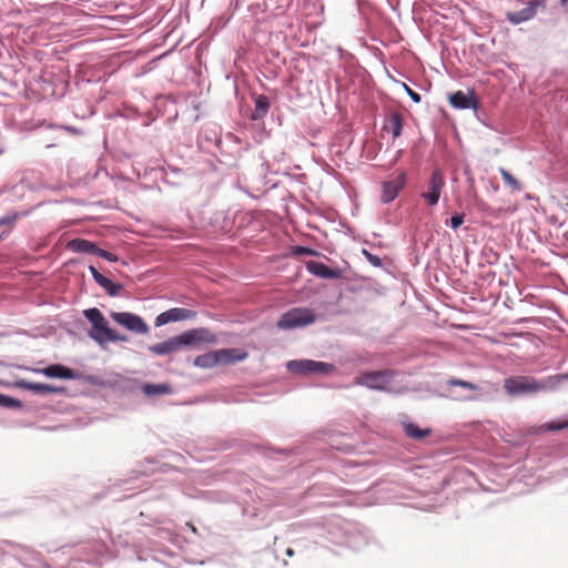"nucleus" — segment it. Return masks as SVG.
Returning <instances> with one entry per match:
<instances>
[{
  "mask_svg": "<svg viewBox=\"0 0 568 568\" xmlns=\"http://www.w3.org/2000/svg\"><path fill=\"white\" fill-rule=\"evenodd\" d=\"M393 378L394 373L390 369L364 372L354 378V384L369 389L386 390Z\"/></svg>",
  "mask_w": 568,
  "mask_h": 568,
  "instance_id": "39448f33",
  "label": "nucleus"
},
{
  "mask_svg": "<svg viewBox=\"0 0 568 568\" xmlns=\"http://www.w3.org/2000/svg\"><path fill=\"white\" fill-rule=\"evenodd\" d=\"M547 0H528L527 7L520 11L507 12L506 19L511 24H519L532 19L537 14L538 8L545 9Z\"/></svg>",
  "mask_w": 568,
  "mask_h": 568,
  "instance_id": "6e6552de",
  "label": "nucleus"
},
{
  "mask_svg": "<svg viewBox=\"0 0 568 568\" xmlns=\"http://www.w3.org/2000/svg\"><path fill=\"white\" fill-rule=\"evenodd\" d=\"M217 365H233L248 357V353L239 348H221L216 349Z\"/></svg>",
  "mask_w": 568,
  "mask_h": 568,
  "instance_id": "f8f14e48",
  "label": "nucleus"
},
{
  "mask_svg": "<svg viewBox=\"0 0 568 568\" xmlns=\"http://www.w3.org/2000/svg\"><path fill=\"white\" fill-rule=\"evenodd\" d=\"M215 342L216 337L209 328L200 327L185 331L162 343L151 345L149 351L156 356H164L179 352L183 346H194L202 343L214 344Z\"/></svg>",
  "mask_w": 568,
  "mask_h": 568,
  "instance_id": "f257e3e1",
  "label": "nucleus"
},
{
  "mask_svg": "<svg viewBox=\"0 0 568 568\" xmlns=\"http://www.w3.org/2000/svg\"><path fill=\"white\" fill-rule=\"evenodd\" d=\"M98 256L109 261V262H116L118 261V256L114 255L113 253L111 252H108L105 250H102V248H99V252L97 254Z\"/></svg>",
  "mask_w": 568,
  "mask_h": 568,
  "instance_id": "cd10ccee",
  "label": "nucleus"
},
{
  "mask_svg": "<svg viewBox=\"0 0 568 568\" xmlns=\"http://www.w3.org/2000/svg\"><path fill=\"white\" fill-rule=\"evenodd\" d=\"M316 320L315 313L305 307H295L285 312L277 322V327L281 329H293L304 327L314 323Z\"/></svg>",
  "mask_w": 568,
  "mask_h": 568,
  "instance_id": "20e7f679",
  "label": "nucleus"
},
{
  "mask_svg": "<svg viewBox=\"0 0 568 568\" xmlns=\"http://www.w3.org/2000/svg\"><path fill=\"white\" fill-rule=\"evenodd\" d=\"M444 186L445 180L443 173L439 170H435L429 179L428 191L424 192L422 197L425 199L428 205L434 206L438 203Z\"/></svg>",
  "mask_w": 568,
  "mask_h": 568,
  "instance_id": "1a4fd4ad",
  "label": "nucleus"
},
{
  "mask_svg": "<svg viewBox=\"0 0 568 568\" xmlns=\"http://www.w3.org/2000/svg\"><path fill=\"white\" fill-rule=\"evenodd\" d=\"M464 223V214H455L450 217V226L456 230Z\"/></svg>",
  "mask_w": 568,
  "mask_h": 568,
  "instance_id": "c85d7f7f",
  "label": "nucleus"
},
{
  "mask_svg": "<svg viewBox=\"0 0 568 568\" xmlns=\"http://www.w3.org/2000/svg\"><path fill=\"white\" fill-rule=\"evenodd\" d=\"M4 223H7V220L6 219H1L0 220V225H3Z\"/></svg>",
  "mask_w": 568,
  "mask_h": 568,
  "instance_id": "f704fd0d",
  "label": "nucleus"
},
{
  "mask_svg": "<svg viewBox=\"0 0 568 568\" xmlns=\"http://www.w3.org/2000/svg\"><path fill=\"white\" fill-rule=\"evenodd\" d=\"M365 253H366V255H367L368 260H369L374 265H377V266H378V265H381V261H379V258H378L377 256H375V255H373V254H369V253H367L366 251H365Z\"/></svg>",
  "mask_w": 568,
  "mask_h": 568,
  "instance_id": "473e14b6",
  "label": "nucleus"
},
{
  "mask_svg": "<svg viewBox=\"0 0 568 568\" xmlns=\"http://www.w3.org/2000/svg\"><path fill=\"white\" fill-rule=\"evenodd\" d=\"M190 526H191V530H193L195 532L196 528L193 525H190Z\"/></svg>",
  "mask_w": 568,
  "mask_h": 568,
  "instance_id": "c9c22d12",
  "label": "nucleus"
},
{
  "mask_svg": "<svg viewBox=\"0 0 568 568\" xmlns=\"http://www.w3.org/2000/svg\"><path fill=\"white\" fill-rule=\"evenodd\" d=\"M193 364H194V366L204 368V369L213 368V367L217 366L215 351L207 352L205 354L196 356Z\"/></svg>",
  "mask_w": 568,
  "mask_h": 568,
  "instance_id": "6ab92c4d",
  "label": "nucleus"
},
{
  "mask_svg": "<svg viewBox=\"0 0 568 568\" xmlns=\"http://www.w3.org/2000/svg\"><path fill=\"white\" fill-rule=\"evenodd\" d=\"M447 385L448 386H459V387H463V388H466V389H470V390H476L478 389V386L470 383V382H467V381H463V379H458V378H450L447 381Z\"/></svg>",
  "mask_w": 568,
  "mask_h": 568,
  "instance_id": "393cba45",
  "label": "nucleus"
},
{
  "mask_svg": "<svg viewBox=\"0 0 568 568\" xmlns=\"http://www.w3.org/2000/svg\"><path fill=\"white\" fill-rule=\"evenodd\" d=\"M97 283L101 287H103L110 296H116L120 293V291L122 290L121 284L113 283L111 280H109L104 275L100 276V278L97 281Z\"/></svg>",
  "mask_w": 568,
  "mask_h": 568,
  "instance_id": "412c9836",
  "label": "nucleus"
},
{
  "mask_svg": "<svg viewBox=\"0 0 568 568\" xmlns=\"http://www.w3.org/2000/svg\"><path fill=\"white\" fill-rule=\"evenodd\" d=\"M286 555H287V556H290V557H292V556L294 555V550H293V549H291V548H288V549L286 550Z\"/></svg>",
  "mask_w": 568,
  "mask_h": 568,
  "instance_id": "72a5a7b5",
  "label": "nucleus"
},
{
  "mask_svg": "<svg viewBox=\"0 0 568 568\" xmlns=\"http://www.w3.org/2000/svg\"><path fill=\"white\" fill-rule=\"evenodd\" d=\"M449 103L455 109H474L478 108L476 95L473 91L465 93L456 91L449 97Z\"/></svg>",
  "mask_w": 568,
  "mask_h": 568,
  "instance_id": "2eb2a0df",
  "label": "nucleus"
},
{
  "mask_svg": "<svg viewBox=\"0 0 568 568\" xmlns=\"http://www.w3.org/2000/svg\"><path fill=\"white\" fill-rule=\"evenodd\" d=\"M406 183V173L399 172L396 176L390 180L383 182V191L381 200L383 203H389L394 201L399 192L403 190Z\"/></svg>",
  "mask_w": 568,
  "mask_h": 568,
  "instance_id": "9d476101",
  "label": "nucleus"
},
{
  "mask_svg": "<svg viewBox=\"0 0 568 568\" xmlns=\"http://www.w3.org/2000/svg\"><path fill=\"white\" fill-rule=\"evenodd\" d=\"M388 125L392 130L393 139H397L402 134L403 116L398 112L392 113L388 119Z\"/></svg>",
  "mask_w": 568,
  "mask_h": 568,
  "instance_id": "aec40b11",
  "label": "nucleus"
},
{
  "mask_svg": "<svg viewBox=\"0 0 568 568\" xmlns=\"http://www.w3.org/2000/svg\"><path fill=\"white\" fill-rule=\"evenodd\" d=\"M17 386L22 389L30 390L38 395L57 394V393L63 392L62 387H57V386L42 384V383L29 382L26 379L18 381Z\"/></svg>",
  "mask_w": 568,
  "mask_h": 568,
  "instance_id": "dca6fc26",
  "label": "nucleus"
},
{
  "mask_svg": "<svg viewBox=\"0 0 568 568\" xmlns=\"http://www.w3.org/2000/svg\"><path fill=\"white\" fill-rule=\"evenodd\" d=\"M295 253L296 254H304V255H313L314 251L312 248H308V247L297 246L295 248Z\"/></svg>",
  "mask_w": 568,
  "mask_h": 568,
  "instance_id": "7c9ffc66",
  "label": "nucleus"
},
{
  "mask_svg": "<svg viewBox=\"0 0 568 568\" xmlns=\"http://www.w3.org/2000/svg\"><path fill=\"white\" fill-rule=\"evenodd\" d=\"M0 405L4 407H20L21 403L16 398L0 394Z\"/></svg>",
  "mask_w": 568,
  "mask_h": 568,
  "instance_id": "a878e982",
  "label": "nucleus"
},
{
  "mask_svg": "<svg viewBox=\"0 0 568 568\" xmlns=\"http://www.w3.org/2000/svg\"><path fill=\"white\" fill-rule=\"evenodd\" d=\"M499 173L505 182L506 185L511 187L514 191H520L521 184L517 181V179L510 174L506 169L500 168Z\"/></svg>",
  "mask_w": 568,
  "mask_h": 568,
  "instance_id": "5701e85b",
  "label": "nucleus"
},
{
  "mask_svg": "<svg viewBox=\"0 0 568 568\" xmlns=\"http://www.w3.org/2000/svg\"><path fill=\"white\" fill-rule=\"evenodd\" d=\"M196 317V312L183 308V307H173L170 308L155 318V326H162L170 322H179V321H185V320H193Z\"/></svg>",
  "mask_w": 568,
  "mask_h": 568,
  "instance_id": "9b49d317",
  "label": "nucleus"
},
{
  "mask_svg": "<svg viewBox=\"0 0 568 568\" xmlns=\"http://www.w3.org/2000/svg\"><path fill=\"white\" fill-rule=\"evenodd\" d=\"M403 427L406 436L416 440H420L432 434L430 428L422 429L414 423H404Z\"/></svg>",
  "mask_w": 568,
  "mask_h": 568,
  "instance_id": "a211bd4d",
  "label": "nucleus"
},
{
  "mask_svg": "<svg viewBox=\"0 0 568 568\" xmlns=\"http://www.w3.org/2000/svg\"><path fill=\"white\" fill-rule=\"evenodd\" d=\"M287 368L295 374H329L333 372L334 366L324 362H316L312 359L291 361L287 363Z\"/></svg>",
  "mask_w": 568,
  "mask_h": 568,
  "instance_id": "423d86ee",
  "label": "nucleus"
},
{
  "mask_svg": "<svg viewBox=\"0 0 568 568\" xmlns=\"http://www.w3.org/2000/svg\"><path fill=\"white\" fill-rule=\"evenodd\" d=\"M143 393L149 396L169 394L171 393V387L168 384H145Z\"/></svg>",
  "mask_w": 568,
  "mask_h": 568,
  "instance_id": "4be33fe9",
  "label": "nucleus"
},
{
  "mask_svg": "<svg viewBox=\"0 0 568 568\" xmlns=\"http://www.w3.org/2000/svg\"><path fill=\"white\" fill-rule=\"evenodd\" d=\"M565 428H568V419L560 423L551 422L545 426V429L550 432L561 430Z\"/></svg>",
  "mask_w": 568,
  "mask_h": 568,
  "instance_id": "bb28decb",
  "label": "nucleus"
},
{
  "mask_svg": "<svg viewBox=\"0 0 568 568\" xmlns=\"http://www.w3.org/2000/svg\"><path fill=\"white\" fill-rule=\"evenodd\" d=\"M89 271H90V273L93 276L95 282L100 278V276H102V274L94 266H90Z\"/></svg>",
  "mask_w": 568,
  "mask_h": 568,
  "instance_id": "2f4dec72",
  "label": "nucleus"
},
{
  "mask_svg": "<svg viewBox=\"0 0 568 568\" xmlns=\"http://www.w3.org/2000/svg\"><path fill=\"white\" fill-rule=\"evenodd\" d=\"M405 89H406V91H407L408 95L410 97V99H412L414 102H416V103L420 102V95H419L417 92H415L414 90H412V89H410L409 87H407L406 84H405Z\"/></svg>",
  "mask_w": 568,
  "mask_h": 568,
  "instance_id": "c756f323",
  "label": "nucleus"
},
{
  "mask_svg": "<svg viewBox=\"0 0 568 568\" xmlns=\"http://www.w3.org/2000/svg\"><path fill=\"white\" fill-rule=\"evenodd\" d=\"M84 317L91 323L92 327L88 335L98 344L103 345L106 342H126L128 337L118 334L114 329L110 328L109 322L97 307L83 311Z\"/></svg>",
  "mask_w": 568,
  "mask_h": 568,
  "instance_id": "7ed1b4c3",
  "label": "nucleus"
},
{
  "mask_svg": "<svg viewBox=\"0 0 568 568\" xmlns=\"http://www.w3.org/2000/svg\"><path fill=\"white\" fill-rule=\"evenodd\" d=\"M560 1H561V3H566V2H568V0H560Z\"/></svg>",
  "mask_w": 568,
  "mask_h": 568,
  "instance_id": "e433bc0d",
  "label": "nucleus"
},
{
  "mask_svg": "<svg viewBox=\"0 0 568 568\" xmlns=\"http://www.w3.org/2000/svg\"><path fill=\"white\" fill-rule=\"evenodd\" d=\"M270 109V101L265 95H258L255 102V112L257 116H263Z\"/></svg>",
  "mask_w": 568,
  "mask_h": 568,
  "instance_id": "b1692460",
  "label": "nucleus"
},
{
  "mask_svg": "<svg viewBox=\"0 0 568 568\" xmlns=\"http://www.w3.org/2000/svg\"><path fill=\"white\" fill-rule=\"evenodd\" d=\"M111 318L133 333L146 334L149 332L146 323L136 314L129 312H112Z\"/></svg>",
  "mask_w": 568,
  "mask_h": 568,
  "instance_id": "0eeeda50",
  "label": "nucleus"
},
{
  "mask_svg": "<svg viewBox=\"0 0 568 568\" xmlns=\"http://www.w3.org/2000/svg\"><path fill=\"white\" fill-rule=\"evenodd\" d=\"M306 270L321 278L336 280L342 277V271L338 268H331L322 262L310 261L306 263Z\"/></svg>",
  "mask_w": 568,
  "mask_h": 568,
  "instance_id": "4468645a",
  "label": "nucleus"
},
{
  "mask_svg": "<svg viewBox=\"0 0 568 568\" xmlns=\"http://www.w3.org/2000/svg\"><path fill=\"white\" fill-rule=\"evenodd\" d=\"M67 247L73 252L88 253L97 255L99 248L95 243L84 239H74L68 242Z\"/></svg>",
  "mask_w": 568,
  "mask_h": 568,
  "instance_id": "f3484780",
  "label": "nucleus"
},
{
  "mask_svg": "<svg viewBox=\"0 0 568 568\" xmlns=\"http://www.w3.org/2000/svg\"><path fill=\"white\" fill-rule=\"evenodd\" d=\"M565 379H568V374L552 375L545 381H538L531 376H513L504 381V389L510 396L535 394L545 389H554Z\"/></svg>",
  "mask_w": 568,
  "mask_h": 568,
  "instance_id": "f03ea898",
  "label": "nucleus"
},
{
  "mask_svg": "<svg viewBox=\"0 0 568 568\" xmlns=\"http://www.w3.org/2000/svg\"><path fill=\"white\" fill-rule=\"evenodd\" d=\"M31 371L50 378L73 379L75 377L73 369L61 364H52L44 368H32Z\"/></svg>",
  "mask_w": 568,
  "mask_h": 568,
  "instance_id": "ddd939ff",
  "label": "nucleus"
}]
</instances>
